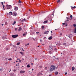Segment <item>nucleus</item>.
I'll list each match as a JSON object with an SVG mask.
<instances>
[{
    "label": "nucleus",
    "instance_id": "58836bf2",
    "mask_svg": "<svg viewBox=\"0 0 76 76\" xmlns=\"http://www.w3.org/2000/svg\"><path fill=\"white\" fill-rule=\"evenodd\" d=\"M39 67H40V68H42V66H40Z\"/></svg>",
    "mask_w": 76,
    "mask_h": 76
},
{
    "label": "nucleus",
    "instance_id": "f257e3e1",
    "mask_svg": "<svg viewBox=\"0 0 76 76\" xmlns=\"http://www.w3.org/2000/svg\"><path fill=\"white\" fill-rule=\"evenodd\" d=\"M50 68V72H53L54 70L56 69V66L54 65H52Z\"/></svg>",
    "mask_w": 76,
    "mask_h": 76
},
{
    "label": "nucleus",
    "instance_id": "f704fd0d",
    "mask_svg": "<svg viewBox=\"0 0 76 76\" xmlns=\"http://www.w3.org/2000/svg\"><path fill=\"white\" fill-rule=\"evenodd\" d=\"M66 20V21H69V18H67Z\"/></svg>",
    "mask_w": 76,
    "mask_h": 76
},
{
    "label": "nucleus",
    "instance_id": "774afa93",
    "mask_svg": "<svg viewBox=\"0 0 76 76\" xmlns=\"http://www.w3.org/2000/svg\"><path fill=\"white\" fill-rule=\"evenodd\" d=\"M49 76H51V75H49Z\"/></svg>",
    "mask_w": 76,
    "mask_h": 76
},
{
    "label": "nucleus",
    "instance_id": "13d9d810",
    "mask_svg": "<svg viewBox=\"0 0 76 76\" xmlns=\"http://www.w3.org/2000/svg\"><path fill=\"white\" fill-rule=\"evenodd\" d=\"M10 71H11V69H10V71L9 72H10Z\"/></svg>",
    "mask_w": 76,
    "mask_h": 76
},
{
    "label": "nucleus",
    "instance_id": "4d7b16f0",
    "mask_svg": "<svg viewBox=\"0 0 76 76\" xmlns=\"http://www.w3.org/2000/svg\"><path fill=\"white\" fill-rule=\"evenodd\" d=\"M35 60H37V58H35Z\"/></svg>",
    "mask_w": 76,
    "mask_h": 76
},
{
    "label": "nucleus",
    "instance_id": "423d86ee",
    "mask_svg": "<svg viewBox=\"0 0 76 76\" xmlns=\"http://www.w3.org/2000/svg\"><path fill=\"white\" fill-rule=\"evenodd\" d=\"M42 74L41 72H39L37 74V76H40V75H42Z\"/></svg>",
    "mask_w": 76,
    "mask_h": 76
},
{
    "label": "nucleus",
    "instance_id": "69168bd1",
    "mask_svg": "<svg viewBox=\"0 0 76 76\" xmlns=\"http://www.w3.org/2000/svg\"><path fill=\"white\" fill-rule=\"evenodd\" d=\"M37 47H39V46H37Z\"/></svg>",
    "mask_w": 76,
    "mask_h": 76
},
{
    "label": "nucleus",
    "instance_id": "e2e57ef3",
    "mask_svg": "<svg viewBox=\"0 0 76 76\" xmlns=\"http://www.w3.org/2000/svg\"><path fill=\"white\" fill-rule=\"evenodd\" d=\"M25 45V46H27V45H27L26 44V45Z\"/></svg>",
    "mask_w": 76,
    "mask_h": 76
},
{
    "label": "nucleus",
    "instance_id": "9d476101",
    "mask_svg": "<svg viewBox=\"0 0 76 76\" xmlns=\"http://www.w3.org/2000/svg\"><path fill=\"white\" fill-rule=\"evenodd\" d=\"M48 32H49V31H45L44 33V34H48Z\"/></svg>",
    "mask_w": 76,
    "mask_h": 76
},
{
    "label": "nucleus",
    "instance_id": "09e8293b",
    "mask_svg": "<svg viewBox=\"0 0 76 76\" xmlns=\"http://www.w3.org/2000/svg\"><path fill=\"white\" fill-rule=\"evenodd\" d=\"M60 35H62V33H60Z\"/></svg>",
    "mask_w": 76,
    "mask_h": 76
},
{
    "label": "nucleus",
    "instance_id": "0e129e2a",
    "mask_svg": "<svg viewBox=\"0 0 76 76\" xmlns=\"http://www.w3.org/2000/svg\"><path fill=\"white\" fill-rule=\"evenodd\" d=\"M32 71H33V70H34V69H32Z\"/></svg>",
    "mask_w": 76,
    "mask_h": 76
},
{
    "label": "nucleus",
    "instance_id": "a878e982",
    "mask_svg": "<svg viewBox=\"0 0 76 76\" xmlns=\"http://www.w3.org/2000/svg\"><path fill=\"white\" fill-rule=\"evenodd\" d=\"M59 2H60V0H58L57 1V3H59Z\"/></svg>",
    "mask_w": 76,
    "mask_h": 76
},
{
    "label": "nucleus",
    "instance_id": "052dcab7",
    "mask_svg": "<svg viewBox=\"0 0 76 76\" xmlns=\"http://www.w3.org/2000/svg\"><path fill=\"white\" fill-rule=\"evenodd\" d=\"M2 26H3V25H4V24H2Z\"/></svg>",
    "mask_w": 76,
    "mask_h": 76
},
{
    "label": "nucleus",
    "instance_id": "7c9ffc66",
    "mask_svg": "<svg viewBox=\"0 0 76 76\" xmlns=\"http://www.w3.org/2000/svg\"><path fill=\"white\" fill-rule=\"evenodd\" d=\"M63 45H65V46H66V43H64Z\"/></svg>",
    "mask_w": 76,
    "mask_h": 76
},
{
    "label": "nucleus",
    "instance_id": "a18cd8bd",
    "mask_svg": "<svg viewBox=\"0 0 76 76\" xmlns=\"http://www.w3.org/2000/svg\"><path fill=\"white\" fill-rule=\"evenodd\" d=\"M40 42H42V39H40Z\"/></svg>",
    "mask_w": 76,
    "mask_h": 76
},
{
    "label": "nucleus",
    "instance_id": "3c124183",
    "mask_svg": "<svg viewBox=\"0 0 76 76\" xmlns=\"http://www.w3.org/2000/svg\"><path fill=\"white\" fill-rule=\"evenodd\" d=\"M47 67H45V70H47Z\"/></svg>",
    "mask_w": 76,
    "mask_h": 76
},
{
    "label": "nucleus",
    "instance_id": "dca6fc26",
    "mask_svg": "<svg viewBox=\"0 0 76 76\" xmlns=\"http://www.w3.org/2000/svg\"><path fill=\"white\" fill-rule=\"evenodd\" d=\"M71 7V9H72V10H73V9H75V8H76V7L74 6V7Z\"/></svg>",
    "mask_w": 76,
    "mask_h": 76
},
{
    "label": "nucleus",
    "instance_id": "9b49d317",
    "mask_svg": "<svg viewBox=\"0 0 76 76\" xmlns=\"http://www.w3.org/2000/svg\"><path fill=\"white\" fill-rule=\"evenodd\" d=\"M52 39H53V37H52V36H51L48 38V39L49 40Z\"/></svg>",
    "mask_w": 76,
    "mask_h": 76
},
{
    "label": "nucleus",
    "instance_id": "4468645a",
    "mask_svg": "<svg viewBox=\"0 0 76 76\" xmlns=\"http://www.w3.org/2000/svg\"><path fill=\"white\" fill-rule=\"evenodd\" d=\"M50 17L51 18H53L54 17V14H53L51 15H50Z\"/></svg>",
    "mask_w": 76,
    "mask_h": 76
},
{
    "label": "nucleus",
    "instance_id": "ea45409f",
    "mask_svg": "<svg viewBox=\"0 0 76 76\" xmlns=\"http://www.w3.org/2000/svg\"><path fill=\"white\" fill-rule=\"evenodd\" d=\"M0 71L1 72H2V69H0Z\"/></svg>",
    "mask_w": 76,
    "mask_h": 76
},
{
    "label": "nucleus",
    "instance_id": "4be33fe9",
    "mask_svg": "<svg viewBox=\"0 0 76 76\" xmlns=\"http://www.w3.org/2000/svg\"><path fill=\"white\" fill-rule=\"evenodd\" d=\"M20 53L22 55H23V53L22 52H20Z\"/></svg>",
    "mask_w": 76,
    "mask_h": 76
},
{
    "label": "nucleus",
    "instance_id": "72a5a7b5",
    "mask_svg": "<svg viewBox=\"0 0 76 76\" xmlns=\"http://www.w3.org/2000/svg\"><path fill=\"white\" fill-rule=\"evenodd\" d=\"M23 36H25L26 35V34H23Z\"/></svg>",
    "mask_w": 76,
    "mask_h": 76
},
{
    "label": "nucleus",
    "instance_id": "0eeeda50",
    "mask_svg": "<svg viewBox=\"0 0 76 76\" xmlns=\"http://www.w3.org/2000/svg\"><path fill=\"white\" fill-rule=\"evenodd\" d=\"M7 35H5L4 36H3L2 37L3 39H5V38H6V39H6V37H7Z\"/></svg>",
    "mask_w": 76,
    "mask_h": 76
},
{
    "label": "nucleus",
    "instance_id": "f8f14e48",
    "mask_svg": "<svg viewBox=\"0 0 76 76\" xmlns=\"http://www.w3.org/2000/svg\"><path fill=\"white\" fill-rule=\"evenodd\" d=\"M12 14H13V13H12V12H10L9 13V15H12Z\"/></svg>",
    "mask_w": 76,
    "mask_h": 76
},
{
    "label": "nucleus",
    "instance_id": "6e6552de",
    "mask_svg": "<svg viewBox=\"0 0 76 76\" xmlns=\"http://www.w3.org/2000/svg\"><path fill=\"white\" fill-rule=\"evenodd\" d=\"M20 20L22 22H24V21H25V19H21Z\"/></svg>",
    "mask_w": 76,
    "mask_h": 76
},
{
    "label": "nucleus",
    "instance_id": "f3484780",
    "mask_svg": "<svg viewBox=\"0 0 76 76\" xmlns=\"http://www.w3.org/2000/svg\"><path fill=\"white\" fill-rule=\"evenodd\" d=\"M48 23V20H46L45 21H44L43 22V23H44V24H45V23Z\"/></svg>",
    "mask_w": 76,
    "mask_h": 76
},
{
    "label": "nucleus",
    "instance_id": "338daca9",
    "mask_svg": "<svg viewBox=\"0 0 76 76\" xmlns=\"http://www.w3.org/2000/svg\"><path fill=\"white\" fill-rule=\"evenodd\" d=\"M18 61H16V62H17Z\"/></svg>",
    "mask_w": 76,
    "mask_h": 76
},
{
    "label": "nucleus",
    "instance_id": "c85d7f7f",
    "mask_svg": "<svg viewBox=\"0 0 76 76\" xmlns=\"http://www.w3.org/2000/svg\"><path fill=\"white\" fill-rule=\"evenodd\" d=\"M20 44V42H19V43H18L17 44V45H19Z\"/></svg>",
    "mask_w": 76,
    "mask_h": 76
},
{
    "label": "nucleus",
    "instance_id": "473e14b6",
    "mask_svg": "<svg viewBox=\"0 0 76 76\" xmlns=\"http://www.w3.org/2000/svg\"><path fill=\"white\" fill-rule=\"evenodd\" d=\"M75 33L76 34V28H75Z\"/></svg>",
    "mask_w": 76,
    "mask_h": 76
},
{
    "label": "nucleus",
    "instance_id": "ddd939ff",
    "mask_svg": "<svg viewBox=\"0 0 76 76\" xmlns=\"http://www.w3.org/2000/svg\"><path fill=\"white\" fill-rule=\"evenodd\" d=\"M10 76H14V73H12L10 74Z\"/></svg>",
    "mask_w": 76,
    "mask_h": 76
},
{
    "label": "nucleus",
    "instance_id": "37998d69",
    "mask_svg": "<svg viewBox=\"0 0 76 76\" xmlns=\"http://www.w3.org/2000/svg\"><path fill=\"white\" fill-rule=\"evenodd\" d=\"M12 60V58H10L9 59L10 61Z\"/></svg>",
    "mask_w": 76,
    "mask_h": 76
},
{
    "label": "nucleus",
    "instance_id": "6e6d98bb",
    "mask_svg": "<svg viewBox=\"0 0 76 76\" xmlns=\"http://www.w3.org/2000/svg\"><path fill=\"white\" fill-rule=\"evenodd\" d=\"M62 24H63V25H64L65 24V23H63Z\"/></svg>",
    "mask_w": 76,
    "mask_h": 76
},
{
    "label": "nucleus",
    "instance_id": "20e7f679",
    "mask_svg": "<svg viewBox=\"0 0 76 76\" xmlns=\"http://www.w3.org/2000/svg\"><path fill=\"white\" fill-rule=\"evenodd\" d=\"M13 16H17V13L16 12L14 11L13 12Z\"/></svg>",
    "mask_w": 76,
    "mask_h": 76
},
{
    "label": "nucleus",
    "instance_id": "bb28decb",
    "mask_svg": "<svg viewBox=\"0 0 76 76\" xmlns=\"http://www.w3.org/2000/svg\"><path fill=\"white\" fill-rule=\"evenodd\" d=\"M44 28H45L44 26H42V29H44Z\"/></svg>",
    "mask_w": 76,
    "mask_h": 76
},
{
    "label": "nucleus",
    "instance_id": "393cba45",
    "mask_svg": "<svg viewBox=\"0 0 76 76\" xmlns=\"http://www.w3.org/2000/svg\"><path fill=\"white\" fill-rule=\"evenodd\" d=\"M50 50H53V48H50H50H49Z\"/></svg>",
    "mask_w": 76,
    "mask_h": 76
},
{
    "label": "nucleus",
    "instance_id": "5fc2aeb1",
    "mask_svg": "<svg viewBox=\"0 0 76 76\" xmlns=\"http://www.w3.org/2000/svg\"><path fill=\"white\" fill-rule=\"evenodd\" d=\"M44 39H47V38H46V37H44Z\"/></svg>",
    "mask_w": 76,
    "mask_h": 76
},
{
    "label": "nucleus",
    "instance_id": "49530a36",
    "mask_svg": "<svg viewBox=\"0 0 76 76\" xmlns=\"http://www.w3.org/2000/svg\"><path fill=\"white\" fill-rule=\"evenodd\" d=\"M7 50H9V48H7L6 49Z\"/></svg>",
    "mask_w": 76,
    "mask_h": 76
},
{
    "label": "nucleus",
    "instance_id": "680f3d73",
    "mask_svg": "<svg viewBox=\"0 0 76 76\" xmlns=\"http://www.w3.org/2000/svg\"><path fill=\"white\" fill-rule=\"evenodd\" d=\"M55 50H57V49H56V48L55 49Z\"/></svg>",
    "mask_w": 76,
    "mask_h": 76
},
{
    "label": "nucleus",
    "instance_id": "2eb2a0df",
    "mask_svg": "<svg viewBox=\"0 0 76 76\" xmlns=\"http://www.w3.org/2000/svg\"><path fill=\"white\" fill-rule=\"evenodd\" d=\"M22 30V28L21 27H19V29L18 30V31H20Z\"/></svg>",
    "mask_w": 76,
    "mask_h": 76
},
{
    "label": "nucleus",
    "instance_id": "c9c22d12",
    "mask_svg": "<svg viewBox=\"0 0 76 76\" xmlns=\"http://www.w3.org/2000/svg\"><path fill=\"white\" fill-rule=\"evenodd\" d=\"M5 25H7V22H5Z\"/></svg>",
    "mask_w": 76,
    "mask_h": 76
},
{
    "label": "nucleus",
    "instance_id": "5701e85b",
    "mask_svg": "<svg viewBox=\"0 0 76 76\" xmlns=\"http://www.w3.org/2000/svg\"><path fill=\"white\" fill-rule=\"evenodd\" d=\"M70 18H71V19H72V18H73V16H72V15H70Z\"/></svg>",
    "mask_w": 76,
    "mask_h": 76
},
{
    "label": "nucleus",
    "instance_id": "864d4df0",
    "mask_svg": "<svg viewBox=\"0 0 76 76\" xmlns=\"http://www.w3.org/2000/svg\"><path fill=\"white\" fill-rule=\"evenodd\" d=\"M27 45H29V43H28Z\"/></svg>",
    "mask_w": 76,
    "mask_h": 76
},
{
    "label": "nucleus",
    "instance_id": "c03bdc74",
    "mask_svg": "<svg viewBox=\"0 0 76 76\" xmlns=\"http://www.w3.org/2000/svg\"><path fill=\"white\" fill-rule=\"evenodd\" d=\"M1 3L2 5H3V2H1Z\"/></svg>",
    "mask_w": 76,
    "mask_h": 76
},
{
    "label": "nucleus",
    "instance_id": "603ef678",
    "mask_svg": "<svg viewBox=\"0 0 76 76\" xmlns=\"http://www.w3.org/2000/svg\"><path fill=\"white\" fill-rule=\"evenodd\" d=\"M21 61H22L20 60L19 61V62H21Z\"/></svg>",
    "mask_w": 76,
    "mask_h": 76
},
{
    "label": "nucleus",
    "instance_id": "c756f323",
    "mask_svg": "<svg viewBox=\"0 0 76 76\" xmlns=\"http://www.w3.org/2000/svg\"><path fill=\"white\" fill-rule=\"evenodd\" d=\"M3 9L4 10H5V9H4V5H3Z\"/></svg>",
    "mask_w": 76,
    "mask_h": 76
},
{
    "label": "nucleus",
    "instance_id": "bf43d9fd",
    "mask_svg": "<svg viewBox=\"0 0 76 76\" xmlns=\"http://www.w3.org/2000/svg\"><path fill=\"white\" fill-rule=\"evenodd\" d=\"M41 72H43V71H41Z\"/></svg>",
    "mask_w": 76,
    "mask_h": 76
},
{
    "label": "nucleus",
    "instance_id": "79ce46f5",
    "mask_svg": "<svg viewBox=\"0 0 76 76\" xmlns=\"http://www.w3.org/2000/svg\"><path fill=\"white\" fill-rule=\"evenodd\" d=\"M49 53H50V54H51V51H49Z\"/></svg>",
    "mask_w": 76,
    "mask_h": 76
},
{
    "label": "nucleus",
    "instance_id": "412c9836",
    "mask_svg": "<svg viewBox=\"0 0 76 76\" xmlns=\"http://www.w3.org/2000/svg\"><path fill=\"white\" fill-rule=\"evenodd\" d=\"M31 66H29V64H28V65L27 66V67H30Z\"/></svg>",
    "mask_w": 76,
    "mask_h": 76
},
{
    "label": "nucleus",
    "instance_id": "b1692460",
    "mask_svg": "<svg viewBox=\"0 0 76 76\" xmlns=\"http://www.w3.org/2000/svg\"><path fill=\"white\" fill-rule=\"evenodd\" d=\"M15 23H16V21H14V22L12 23V25H14Z\"/></svg>",
    "mask_w": 76,
    "mask_h": 76
},
{
    "label": "nucleus",
    "instance_id": "8fccbe9b",
    "mask_svg": "<svg viewBox=\"0 0 76 76\" xmlns=\"http://www.w3.org/2000/svg\"><path fill=\"white\" fill-rule=\"evenodd\" d=\"M14 72H16V69H14Z\"/></svg>",
    "mask_w": 76,
    "mask_h": 76
},
{
    "label": "nucleus",
    "instance_id": "1a4fd4ad",
    "mask_svg": "<svg viewBox=\"0 0 76 76\" xmlns=\"http://www.w3.org/2000/svg\"><path fill=\"white\" fill-rule=\"evenodd\" d=\"M14 10H18V7H15L14 8Z\"/></svg>",
    "mask_w": 76,
    "mask_h": 76
},
{
    "label": "nucleus",
    "instance_id": "a211bd4d",
    "mask_svg": "<svg viewBox=\"0 0 76 76\" xmlns=\"http://www.w3.org/2000/svg\"><path fill=\"white\" fill-rule=\"evenodd\" d=\"M55 75L56 76L58 75V72H55Z\"/></svg>",
    "mask_w": 76,
    "mask_h": 76
},
{
    "label": "nucleus",
    "instance_id": "2f4dec72",
    "mask_svg": "<svg viewBox=\"0 0 76 76\" xmlns=\"http://www.w3.org/2000/svg\"><path fill=\"white\" fill-rule=\"evenodd\" d=\"M10 45L11 47H12L13 46H14L13 45H12V44H10Z\"/></svg>",
    "mask_w": 76,
    "mask_h": 76
},
{
    "label": "nucleus",
    "instance_id": "f03ea898",
    "mask_svg": "<svg viewBox=\"0 0 76 76\" xmlns=\"http://www.w3.org/2000/svg\"><path fill=\"white\" fill-rule=\"evenodd\" d=\"M6 8L9 9H11L12 8V6L7 4L6 5Z\"/></svg>",
    "mask_w": 76,
    "mask_h": 76
},
{
    "label": "nucleus",
    "instance_id": "aec40b11",
    "mask_svg": "<svg viewBox=\"0 0 76 76\" xmlns=\"http://www.w3.org/2000/svg\"><path fill=\"white\" fill-rule=\"evenodd\" d=\"M75 69V67H72V71H73V70H74Z\"/></svg>",
    "mask_w": 76,
    "mask_h": 76
},
{
    "label": "nucleus",
    "instance_id": "7ed1b4c3",
    "mask_svg": "<svg viewBox=\"0 0 76 76\" xmlns=\"http://www.w3.org/2000/svg\"><path fill=\"white\" fill-rule=\"evenodd\" d=\"M12 38H16V37H18V34H16L15 35H12Z\"/></svg>",
    "mask_w": 76,
    "mask_h": 76
},
{
    "label": "nucleus",
    "instance_id": "cd10ccee",
    "mask_svg": "<svg viewBox=\"0 0 76 76\" xmlns=\"http://www.w3.org/2000/svg\"><path fill=\"white\" fill-rule=\"evenodd\" d=\"M18 3H22V1H20V0H19V1H18Z\"/></svg>",
    "mask_w": 76,
    "mask_h": 76
},
{
    "label": "nucleus",
    "instance_id": "e433bc0d",
    "mask_svg": "<svg viewBox=\"0 0 76 76\" xmlns=\"http://www.w3.org/2000/svg\"><path fill=\"white\" fill-rule=\"evenodd\" d=\"M73 26L74 27H76V24H74Z\"/></svg>",
    "mask_w": 76,
    "mask_h": 76
},
{
    "label": "nucleus",
    "instance_id": "39448f33",
    "mask_svg": "<svg viewBox=\"0 0 76 76\" xmlns=\"http://www.w3.org/2000/svg\"><path fill=\"white\" fill-rule=\"evenodd\" d=\"M25 72V71L21 70L20 72V73H24Z\"/></svg>",
    "mask_w": 76,
    "mask_h": 76
},
{
    "label": "nucleus",
    "instance_id": "de8ad7c7",
    "mask_svg": "<svg viewBox=\"0 0 76 76\" xmlns=\"http://www.w3.org/2000/svg\"><path fill=\"white\" fill-rule=\"evenodd\" d=\"M67 72H65V75H67Z\"/></svg>",
    "mask_w": 76,
    "mask_h": 76
},
{
    "label": "nucleus",
    "instance_id": "4c0bfd02",
    "mask_svg": "<svg viewBox=\"0 0 76 76\" xmlns=\"http://www.w3.org/2000/svg\"><path fill=\"white\" fill-rule=\"evenodd\" d=\"M15 31H17V30H18V28H16L15 29Z\"/></svg>",
    "mask_w": 76,
    "mask_h": 76
},
{
    "label": "nucleus",
    "instance_id": "6ab92c4d",
    "mask_svg": "<svg viewBox=\"0 0 76 76\" xmlns=\"http://www.w3.org/2000/svg\"><path fill=\"white\" fill-rule=\"evenodd\" d=\"M36 34L37 35H39V32H37Z\"/></svg>",
    "mask_w": 76,
    "mask_h": 76
},
{
    "label": "nucleus",
    "instance_id": "a19ab883",
    "mask_svg": "<svg viewBox=\"0 0 76 76\" xmlns=\"http://www.w3.org/2000/svg\"><path fill=\"white\" fill-rule=\"evenodd\" d=\"M66 36H67V37H69V38H70V36H67V35H66Z\"/></svg>",
    "mask_w": 76,
    "mask_h": 76
}]
</instances>
